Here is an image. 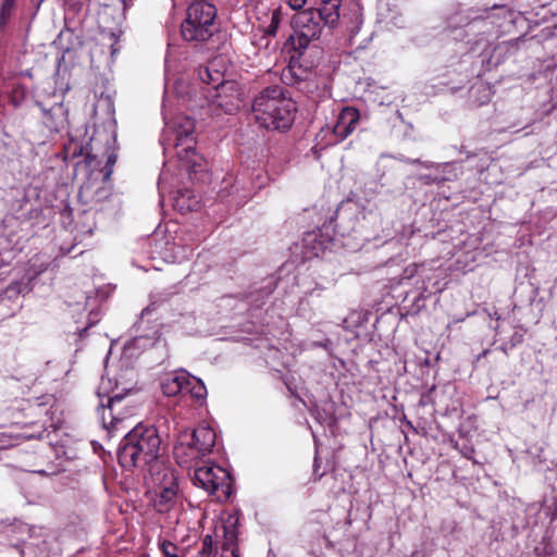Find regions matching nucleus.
Returning a JSON list of instances; mask_svg holds the SVG:
<instances>
[{
    "mask_svg": "<svg viewBox=\"0 0 557 557\" xmlns=\"http://www.w3.org/2000/svg\"><path fill=\"white\" fill-rule=\"evenodd\" d=\"M160 448L161 438L157 428L137 424L120 443L119 463L126 469L151 465L157 461Z\"/></svg>",
    "mask_w": 557,
    "mask_h": 557,
    "instance_id": "obj_1",
    "label": "nucleus"
},
{
    "mask_svg": "<svg viewBox=\"0 0 557 557\" xmlns=\"http://www.w3.org/2000/svg\"><path fill=\"white\" fill-rule=\"evenodd\" d=\"M295 103L283 94L280 86H270L261 90L253 99L252 113L260 126L281 131L292 126Z\"/></svg>",
    "mask_w": 557,
    "mask_h": 557,
    "instance_id": "obj_2",
    "label": "nucleus"
},
{
    "mask_svg": "<svg viewBox=\"0 0 557 557\" xmlns=\"http://www.w3.org/2000/svg\"><path fill=\"white\" fill-rule=\"evenodd\" d=\"M215 17L216 8L211 2L190 3L181 25L183 39L195 46L209 41L218 30Z\"/></svg>",
    "mask_w": 557,
    "mask_h": 557,
    "instance_id": "obj_3",
    "label": "nucleus"
},
{
    "mask_svg": "<svg viewBox=\"0 0 557 557\" xmlns=\"http://www.w3.org/2000/svg\"><path fill=\"white\" fill-rule=\"evenodd\" d=\"M215 432L207 425L198 426L193 431L180 433L174 446V456L181 466H190L201 457L212 451L215 445Z\"/></svg>",
    "mask_w": 557,
    "mask_h": 557,
    "instance_id": "obj_4",
    "label": "nucleus"
},
{
    "mask_svg": "<svg viewBox=\"0 0 557 557\" xmlns=\"http://www.w3.org/2000/svg\"><path fill=\"white\" fill-rule=\"evenodd\" d=\"M195 486L202 488L218 499H226L232 494L233 479L227 470L215 465L197 467L191 476Z\"/></svg>",
    "mask_w": 557,
    "mask_h": 557,
    "instance_id": "obj_5",
    "label": "nucleus"
},
{
    "mask_svg": "<svg viewBox=\"0 0 557 557\" xmlns=\"http://www.w3.org/2000/svg\"><path fill=\"white\" fill-rule=\"evenodd\" d=\"M295 45L305 49L311 40L318 39L321 35L323 23L320 14L314 9H308L296 13L292 20Z\"/></svg>",
    "mask_w": 557,
    "mask_h": 557,
    "instance_id": "obj_6",
    "label": "nucleus"
},
{
    "mask_svg": "<svg viewBox=\"0 0 557 557\" xmlns=\"http://www.w3.org/2000/svg\"><path fill=\"white\" fill-rule=\"evenodd\" d=\"M154 481L158 483V490L156 491V497L153 499L154 508L159 512H168L176 504V478L170 469L165 468L158 472Z\"/></svg>",
    "mask_w": 557,
    "mask_h": 557,
    "instance_id": "obj_7",
    "label": "nucleus"
},
{
    "mask_svg": "<svg viewBox=\"0 0 557 557\" xmlns=\"http://www.w3.org/2000/svg\"><path fill=\"white\" fill-rule=\"evenodd\" d=\"M237 522V518L228 517L221 528L216 529L218 537L220 536L219 531H222L223 541L219 547L214 546L213 557H239L236 530Z\"/></svg>",
    "mask_w": 557,
    "mask_h": 557,
    "instance_id": "obj_8",
    "label": "nucleus"
},
{
    "mask_svg": "<svg viewBox=\"0 0 557 557\" xmlns=\"http://www.w3.org/2000/svg\"><path fill=\"white\" fill-rule=\"evenodd\" d=\"M195 121L187 115L177 114L172 120L165 122L166 135H173V145L183 143L184 145L194 144ZM168 140H171L168 138Z\"/></svg>",
    "mask_w": 557,
    "mask_h": 557,
    "instance_id": "obj_9",
    "label": "nucleus"
},
{
    "mask_svg": "<svg viewBox=\"0 0 557 557\" xmlns=\"http://www.w3.org/2000/svg\"><path fill=\"white\" fill-rule=\"evenodd\" d=\"M176 156L181 165L188 172L197 174L206 169V161L195 149L194 144H175Z\"/></svg>",
    "mask_w": 557,
    "mask_h": 557,
    "instance_id": "obj_10",
    "label": "nucleus"
},
{
    "mask_svg": "<svg viewBox=\"0 0 557 557\" xmlns=\"http://www.w3.org/2000/svg\"><path fill=\"white\" fill-rule=\"evenodd\" d=\"M360 119L359 111L351 107L344 108L338 114L336 124L333 126V134L338 140H344L356 128Z\"/></svg>",
    "mask_w": 557,
    "mask_h": 557,
    "instance_id": "obj_11",
    "label": "nucleus"
},
{
    "mask_svg": "<svg viewBox=\"0 0 557 557\" xmlns=\"http://www.w3.org/2000/svg\"><path fill=\"white\" fill-rule=\"evenodd\" d=\"M124 398V395L120 392H114L112 396L108 398L107 406L100 403L101 407V420L102 424L107 429H116L117 423L122 421L117 414L120 413L119 407Z\"/></svg>",
    "mask_w": 557,
    "mask_h": 557,
    "instance_id": "obj_12",
    "label": "nucleus"
},
{
    "mask_svg": "<svg viewBox=\"0 0 557 557\" xmlns=\"http://www.w3.org/2000/svg\"><path fill=\"white\" fill-rule=\"evenodd\" d=\"M186 386H188V372L184 370L168 374L161 382L163 394L170 397L185 393Z\"/></svg>",
    "mask_w": 557,
    "mask_h": 557,
    "instance_id": "obj_13",
    "label": "nucleus"
},
{
    "mask_svg": "<svg viewBox=\"0 0 557 557\" xmlns=\"http://www.w3.org/2000/svg\"><path fill=\"white\" fill-rule=\"evenodd\" d=\"M339 1L329 0L323 2L319 9H314L320 14L323 25L334 27L339 20Z\"/></svg>",
    "mask_w": 557,
    "mask_h": 557,
    "instance_id": "obj_14",
    "label": "nucleus"
},
{
    "mask_svg": "<svg viewBox=\"0 0 557 557\" xmlns=\"http://www.w3.org/2000/svg\"><path fill=\"white\" fill-rule=\"evenodd\" d=\"M161 342L162 341L159 330L152 327L150 333L136 335L132 341V345L136 348L147 349L154 347Z\"/></svg>",
    "mask_w": 557,
    "mask_h": 557,
    "instance_id": "obj_15",
    "label": "nucleus"
},
{
    "mask_svg": "<svg viewBox=\"0 0 557 557\" xmlns=\"http://www.w3.org/2000/svg\"><path fill=\"white\" fill-rule=\"evenodd\" d=\"M185 393H188L193 398L197 400H203L207 397V388L201 380L191 376L188 373V386H186Z\"/></svg>",
    "mask_w": 557,
    "mask_h": 557,
    "instance_id": "obj_16",
    "label": "nucleus"
},
{
    "mask_svg": "<svg viewBox=\"0 0 557 557\" xmlns=\"http://www.w3.org/2000/svg\"><path fill=\"white\" fill-rule=\"evenodd\" d=\"M198 77L200 78L201 82L208 85H212L213 87H218L222 83V78L219 72L212 73L209 67L199 69Z\"/></svg>",
    "mask_w": 557,
    "mask_h": 557,
    "instance_id": "obj_17",
    "label": "nucleus"
},
{
    "mask_svg": "<svg viewBox=\"0 0 557 557\" xmlns=\"http://www.w3.org/2000/svg\"><path fill=\"white\" fill-rule=\"evenodd\" d=\"M214 542L211 535H206L201 542V547L197 550L195 556L188 557H213Z\"/></svg>",
    "mask_w": 557,
    "mask_h": 557,
    "instance_id": "obj_18",
    "label": "nucleus"
},
{
    "mask_svg": "<svg viewBox=\"0 0 557 557\" xmlns=\"http://www.w3.org/2000/svg\"><path fill=\"white\" fill-rule=\"evenodd\" d=\"M15 8V0H3L0 8V24L5 25Z\"/></svg>",
    "mask_w": 557,
    "mask_h": 557,
    "instance_id": "obj_19",
    "label": "nucleus"
},
{
    "mask_svg": "<svg viewBox=\"0 0 557 557\" xmlns=\"http://www.w3.org/2000/svg\"><path fill=\"white\" fill-rule=\"evenodd\" d=\"M282 21V12L280 9L272 11L270 24L265 28L267 35L275 36L278 29V25Z\"/></svg>",
    "mask_w": 557,
    "mask_h": 557,
    "instance_id": "obj_20",
    "label": "nucleus"
},
{
    "mask_svg": "<svg viewBox=\"0 0 557 557\" xmlns=\"http://www.w3.org/2000/svg\"><path fill=\"white\" fill-rule=\"evenodd\" d=\"M160 550L163 557H177L178 547L168 541H163L159 544Z\"/></svg>",
    "mask_w": 557,
    "mask_h": 557,
    "instance_id": "obj_21",
    "label": "nucleus"
},
{
    "mask_svg": "<svg viewBox=\"0 0 557 557\" xmlns=\"http://www.w3.org/2000/svg\"><path fill=\"white\" fill-rule=\"evenodd\" d=\"M157 302H158V300H152V301H151V304H150V306H148V307H146L145 309H143L141 314H140V320H139V322L136 324V331H137V332H139V331L144 330V326H143V325H144V317H145L146 314H148V313L151 311V306L157 305Z\"/></svg>",
    "mask_w": 557,
    "mask_h": 557,
    "instance_id": "obj_22",
    "label": "nucleus"
},
{
    "mask_svg": "<svg viewBox=\"0 0 557 557\" xmlns=\"http://www.w3.org/2000/svg\"><path fill=\"white\" fill-rule=\"evenodd\" d=\"M72 149V147H65V152L67 153L66 158H71V159H74L76 157H81L82 153H83V148L78 145H74L73 147V151L71 152V156H69L70 153V150Z\"/></svg>",
    "mask_w": 557,
    "mask_h": 557,
    "instance_id": "obj_23",
    "label": "nucleus"
},
{
    "mask_svg": "<svg viewBox=\"0 0 557 557\" xmlns=\"http://www.w3.org/2000/svg\"><path fill=\"white\" fill-rule=\"evenodd\" d=\"M306 1L307 0H288V4L292 9L299 10L305 5Z\"/></svg>",
    "mask_w": 557,
    "mask_h": 557,
    "instance_id": "obj_24",
    "label": "nucleus"
},
{
    "mask_svg": "<svg viewBox=\"0 0 557 557\" xmlns=\"http://www.w3.org/2000/svg\"><path fill=\"white\" fill-rule=\"evenodd\" d=\"M404 162H407V163H419L420 161L418 159H409V158H405L403 159Z\"/></svg>",
    "mask_w": 557,
    "mask_h": 557,
    "instance_id": "obj_25",
    "label": "nucleus"
},
{
    "mask_svg": "<svg viewBox=\"0 0 557 557\" xmlns=\"http://www.w3.org/2000/svg\"><path fill=\"white\" fill-rule=\"evenodd\" d=\"M115 162V158L113 156H110L108 159V163L113 164Z\"/></svg>",
    "mask_w": 557,
    "mask_h": 557,
    "instance_id": "obj_26",
    "label": "nucleus"
},
{
    "mask_svg": "<svg viewBox=\"0 0 557 557\" xmlns=\"http://www.w3.org/2000/svg\"><path fill=\"white\" fill-rule=\"evenodd\" d=\"M196 205H197V201H195L194 205H188V209H193L194 206H196Z\"/></svg>",
    "mask_w": 557,
    "mask_h": 557,
    "instance_id": "obj_27",
    "label": "nucleus"
}]
</instances>
